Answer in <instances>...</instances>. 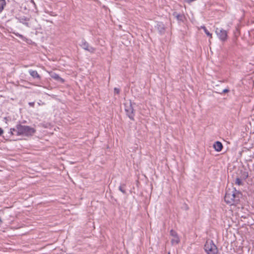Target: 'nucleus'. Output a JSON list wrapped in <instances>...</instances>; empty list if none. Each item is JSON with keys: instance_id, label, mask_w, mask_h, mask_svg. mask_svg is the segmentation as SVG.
Here are the masks:
<instances>
[{"instance_id": "obj_1", "label": "nucleus", "mask_w": 254, "mask_h": 254, "mask_svg": "<svg viewBox=\"0 0 254 254\" xmlns=\"http://www.w3.org/2000/svg\"><path fill=\"white\" fill-rule=\"evenodd\" d=\"M13 131H16V135L18 136L21 135L29 136L33 135L36 130L34 128L29 126H23L19 124L16 126L15 128H11L10 129V131L9 133L12 135H14Z\"/></svg>"}, {"instance_id": "obj_2", "label": "nucleus", "mask_w": 254, "mask_h": 254, "mask_svg": "<svg viewBox=\"0 0 254 254\" xmlns=\"http://www.w3.org/2000/svg\"><path fill=\"white\" fill-rule=\"evenodd\" d=\"M240 193L237 191L234 188L233 190L229 189L226 192L224 200L225 201L230 205H236L238 204L240 201Z\"/></svg>"}, {"instance_id": "obj_3", "label": "nucleus", "mask_w": 254, "mask_h": 254, "mask_svg": "<svg viewBox=\"0 0 254 254\" xmlns=\"http://www.w3.org/2000/svg\"><path fill=\"white\" fill-rule=\"evenodd\" d=\"M204 250L207 254H217L218 249L213 241H207L204 245Z\"/></svg>"}, {"instance_id": "obj_4", "label": "nucleus", "mask_w": 254, "mask_h": 254, "mask_svg": "<svg viewBox=\"0 0 254 254\" xmlns=\"http://www.w3.org/2000/svg\"><path fill=\"white\" fill-rule=\"evenodd\" d=\"M125 110L127 115L128 118L133 121L134 117V110L133 108L132 103L130 101H127L125 104Z\"/></svg>"}, {"instance_id": "obj_5", "label": "nucleus", "mask_w": 254, "mask_h": 254, "mask_svg": "<svg viewBox=\"0 0 254 254\" xmlns=\"http://www.w3.org/2000/svg\"><path fill=\"white\" fill-rule=\"evenodd\" d=\"M215 32L221 41H225L227 39L228 35L226 30L221 28H216Z\"/></svg>"}, {"instance_id": "obj_6", "label": "nucleus", "mask_w": 254, "mask_h": 254, "mask_svg": "<svg viewBox=\"0 0 254 254\" xmlns=\"http://www.w3.org/2000/svg\"><path fill=\"white\" fill-rule=\"evenodd\" d=\"M80 46L82 49L88 51L90 53H94L96 51V48L90 46L89 43L87 42L84 39L82 40Z\"/></svg>"}, {"instance_id": "obj_7", "label": "nucleus", "mask_w": 254, "mask_h": 254, "mask_svg": "<svg viewBox=\"0 0 254 254\" xmlns=\"http://www.w3.org/2000/svg\"><path fill=\"white\" fill-rule=\"evenodd\" d=\"M170 234L172 237H173V238L171 241L172 245H177L180 242V239L177 232L173 230H171L170 232Z\"/></svg>"}, {"instance_id": "obj_8", "label": "nucleus", "mask_w": 254, "mask_h": 254, "mask_svg": "<svg viewBox=\"0 0 254 254\" xmlns=\"http://www.w3.org/2000/svg\"><path fill=\"white\" fill-rule=\"evenodd\" d=\"M157 28L160 34H163L165 32V26L162 22H158L157 24Z\"/></svg>"}, {"instance_id": "obj_9", "label": "nucleus", "mask_w": 254, "mask_h": 254, "mask_svg": "<svg viewBox=\"0 0 254 254\" xmlns=\"http://www.w3.org/2000/svg\"><path fill=\"white\" fill-rule=\"evenodd\" d=\"M50 74L51 77L52 78H53L57 81H60L62 83H63L64 82V79H63L62 78H61V77H60V76L58 74H57L55 72H51V73H50Z\"/></svg>"}, {"instance_id": "obj_10", "label": "nucleus", "mask_w": 254, "mask_h": 254, "mask_svg": "<svg viewBox=\"0 0 254 254\" xmlns=\"http://www.w3.org/2000/svg\"><path fill=\"white\" fill-rule=\"evenodd\" d=\"M213 147L216 151L219 152L223 148V145L220 141H216L213 144Z\"/></svg>"}, {"instance_id": "obj_11", "label": "nucleus", "mask_w": 254, "mask_h": 254, "mask_svg": "<svg viewBox=\"0 0 254 254\" xmlns=\"http://www.w3.org/2000/svg\"><path fill=\"white\" fill-rule=\"evenodd\" d=\"M29 73L31 76H32L34 78H36L38 79H41L40 75L38 74L36 70H33L30 69L29 70Z\"/></svg>"}, {"instance_id": "obj_12", "label": "nucleus", "mask_w": 254, "mask_h": 254, "mask_svg": "<svg viewBox=\"0 0 254 254\" xmlns=\"http://www.w3.org/2000/svg\"><path fill=\"white\" fill-rule=\"evenodd\" d=\"M179 21H183L185 18L184 15L183 14H178L176 12H174L173 14Z\"/></svg>"}, {"instance_id": "obj_13", "label": "nucleus", "mask_w": 254, "mask_h": 254, "mask_svg": "<svg viewBox=\"0 0 254 254\" xmlns=\"http://www.w3.org/2000/svg\"><path fill=\"white\" fill-rule=\"evenodd\" d=\"M29 18H28L27 17H21L19 18V20L20 22L25 24L27 26H29V23L28 22L29 21Z\"/></svg>"}, {"instance_id": "obj_14", "label": "nucleus", "mask_w": 254, "mask_h": 254, "mask_svg": "<svg viewBox=\"0 0 254 254\" xmlns=\"http://www.w3.org/2000/svg\"><path fill=\"white\" fill-rule=\"evenodd\" d=\"M6 5L5 0H0V13L3 11L4 6Z\"/></svg>"}, {"instance_id": "obj_15", "label": "nucleus", "mask_w": 254, "mask_h": 254, "mask_svg": "<svg viewBox=\"0 0 254 254\" xmlns=\"http://www.w3.org/2000/svg\"><path fill=\"white\" fill-rule=\"evenodd\" d=\"M126 185L125 184H122L120 186L119 189L124 194H126Z\"/></svg>"}, {"instance_id": "obj_16", "label": "nucleus", "mask_w": 254, "mask_h": 254, "mask_svg": "<svg viewBox=\"0 0 254 254\" xmlns=\"http://www.w3.org/2000/svg\"><path fill=\"white\" fill-rule=\"evenodd\" d=\"M241 177L243 179H244V180L247 179L249 177L248 172L247 171H244L242 172V171H241Z\"/></svg>"}, {"instance_id": "obj_17", "label": "nucleus", "mask_w": 254, "mask_h": 254, "mask_svg": "<svg viewBox=\"0 0 254 254\" xmlns=\"http://www.w3.org/2000/svg\"><path fill=\"white\" fill-rule=\"evenodd\" d=\"M236 184L238 185V186H241L243 185V183L241 181V179L239 178H237L235 181Z\"/></svg>"}, {"instance_id": "obj_18", "label": "nucleus", "mask_w": 254, "mask_h": 254, "mask_svg": "<svg viewBox=\"0 0 254 254\" xmlns=\"http://www.w3.org/2000/svg\"><path fill=\"white\" fill-rule=\"evenodd\" d=\"M205 33L208 36H209L210 38H212V34L208 31V30L207 29H204V31Z\"/></svg>"}, {"instance_id": "obj_19", "label": "nucleus", "mask_w": 254, "mask_h": 254, "mask_svg": "<svg viewBox=\"0 0 254 254\" xmlns=\"http://www.w3.org/2000/svg\"><path fill=\"white\" fill-rule=\"evenodd\" d=\"M120 89L118 88H114V93L115 94H119L120 93Z\"/></svg>"}, {"instance_id": "obj_20", "label": "nucleus", "mask_w": 254, "mask_h": 254, "mask_svg": "<svg viewBox=\"0 0 254 254\" xmlns=\"http://www.w3.org/2000/svg\"><path fill=\"white\" fill-rule=\"evenodd\" d=\"M229 89H224V90H223L222 93H227V92H229Z\"/></svg>"}, {"instance_id": "obj_21", "label": "nucleus", "mask_w": 254, "mask_h": 254, "mask_svg": "<svg viewBox=\"0 0 254 254\" xmlns=\"http://www.w3.org/2000/svg\"><path fill=\"white\" fill-rule=\"evenodd\" d=\"M34 104H35L34 102H29V105L30 106H31V107H34Z\"/></svg>"}, {"instance_id": "obj_22", "label": "nucleus", "mask_w": 254, "mask_h": 254, "mask_svg": "<svg viewBox=\"0 0 254 254\" xmlns=\"http://www.w3.org/2000/svg\"><path fill=\"white\" fill-rule=\"evenodd\" d=\"M3 133V129L0 127V135H2V134Z\"/></svg>"}, {"instance_id": "obj_23", "label": "nucleus", "mask_w": 254, "mask_h": 254, "mask_svg": "<svg viewBox=\"0 0 254 254\" xmlns=\"http://www.w3.org/2000/svg\"><path fill=\"white\" fill-rule=\"evenodd\" d=\"M201 28L203 29L204 31L205 29H206V28L205 26H201Z\"/></svg>"}, {"instance_id": "obj_24", "label": "nucleus", "mask_w": 254, "mask_h": 254, "mask_svg": "<svg viewBox=\"0 0 254 254\" xmlns=\"http://www.w3.org/2000/svg\"><path fill=\"white\" fill-rule=\"evenodd\" d=\"M13 133H14V134H16V131H13Z\"/></svg>"}, {"instance_id": "obj_25", "label": "nucleus", "mask_w": 254, "mask_h": 254, "mask_svg": "<svg viewBox=\"0 0 254 254\" xmlns=\"http://www.w3.org/2000/svg\"><path fill=\"white\" fill-rule=\"evenodd\" d=\"M18 36L20 37L22 36L21 35H19V34L18 35Z\"/></svg>"}, {"instance_id": "obj_26", "label": "nucleus", "mask_w": 254, "mask_h": 254, "mask_svg": "<svg viewBox=\"0 0 254 254\" xmlns=\"http://www.w3.org/2000/svg\"><path fill=\"white\" fill-rule=\"evenodd\" d=\"M168 254H170V252H169V253H168Z\"/></svg>"}]
</instances>
